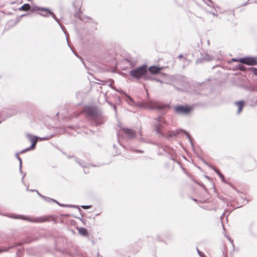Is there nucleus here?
<instances>
[{
	"instance_id": "8",
	"label": "nucleus",
	"mask_w": 257,
	"mask_h": 257,
	"mask_svg": "<svg viewBox=\"0 0 257 257\" xmlns=\"http://www.w3.org/2000/svg\"><path fill=\"white\" fill-rule=\"evenodd\" d=\"M181 133H184L186 135V136L187 137V138L189 139V141L190 142H191V137H190L189 134L187 132H186L185 131H184L182 129H178V130H177L176 131L170 132V133L168 134H166L165 133V136H162V137L169 139L170 138H172L175 136H176L178 135H180Z\"/></svg>"
},
{
	"instance_id": "23",
	"label": "nucleus",
	"mask_w": 257,
	"mask_h": 257,
	"mask_svg": "<svg viewBox=\"0 0 257 257\" xmlns=\"http://www.w3.org/2000/svg\"><path fill=\"white\" fill-rule=\"evenodd\" d=\"M10 111L9 116L16 115L17 113V110L15 108H12L9 110Z\"/></svg>"
},
{
	"instance_id": "30",
	"label": "nucleus",
	"mask_w": 257,
	"mask_h": 257,
	"mask_svg": "<svg viewBox=\"0 0 257 257\" xmlns=\"http://www.w3.org/2000/svg\"><path fill=\"white\" fill-rule=\"evenodd\" d=\"M90 205H82L81 207L84 209L89 208L90 207Z\"/></svg>"
},
{
	"instance_id": "4",
	"label": "nucleus",
	"mask_w": 257,
	"mask_h": 257,
	"mask_svg": "<svg viewBox=\"0 0 257 257\" xmlns=\"http://www.w3.org/2000/svg\"><path fill=\"white\" fill-rule=\"evenodd\" d=\"M140 106L150 109L164 110L169 107V105L164 104L159 102L150 101L142 103Z\"/></svg>"
},
{
	"instance_id": "19",
	"label": "nucleus",
	"mask_w": 257,
	"mask_h": 257,
	"mask_svg": "<svg viewBox=\"0 0 257 257\" xmlns=\"http://www.w3.org/2000/svg\"><path fill=\"white\" fill-rule=\"evenodd\" d=\"M19 153H16V156L17 158V159L19 160V169H20V171L21 173H22V159L19 156Z\"/></svg>"
},
{
	"instance_id": "20",
	"label": "nucleus",
	"mask_w": 257,
	"mask_h": 257,
	"mask_svg": "<svg viewBox=\"0 0 257 257\" xmlns=\"http://www.w3.org/2000/svg\"><path fill=\"white\" fill-rule=\"evenodd\" d=\"M74 160L75 161L77 162L79 165L80 166H81L82 167H83V168H86L87 166L86 165V163L83 161H80L79 160V159H78L76 157H74Z\"/></svg>"
},
{
	"instance_id": "28",
	"label": "nucleus",
	"mask_w": 257,
	"mask_h": 257,
	"mask_svg": "<svg viewBox=\"0 0 257 257\" xmlns=\"http://www.w3.org/2000/svg\"><path fill=\"white\" fill-rule=\"evenodd\" d=\"M30 150H31V149H29V148L28 147V148H26V149H24V150H23L22 151H21L19 153V154H20V153H21V154H23V153H24L26 152L27 151H30Z\"/></svg>"
},
{
	"instance_id": "41",
	"label": "nucleus",
	"mask_w": 257,
	"mask_h": 257,
	"mask_svg": "<svg viewBox=\"0 0 257 257\" xmlns=\"http://www.w3.org/2000/svg\"><path fill=\"white\" fill-rule=\"evenodd\" d=\"M182 57H183V56H182V55L180 54V55L178 56V58H182Z\"/></svg>"
},
{
	"instance_id": "34",
	"label": "nucleus",
	"mask_w": 257,
	"mask_h": 257,
	"mask_svg": "<svg viewBox=\"0 0 257 257\" xmlns=\"http://www.w3.org/2000/svg\"><path fill=\"white\" fill-rule=\"evenodd\" d=\"M161 123H162L164 125V124H167V122H166V121L164 118H162V121H161Z\"/></svg>"
},
{
	"instance_id": "26",
	"label": "nucleus",
	"mask_w": 257,
	"mask_h": 257,
	"mask_svg": "<svg viewBox=\"0 0 257 257\" xmlns=\"http://www.w3.org/2000/svg\"><path fill=\"white\" fill-rule=\"evenodd\" d=\"M204 1V2L205 4H206L208 6H209L210 8L214 7L213 6V3L211 0H206Z\"/></svg>"
},
{
	"instance_id": "48",
	"label": "nucleus",
	"mask_w": 257,
	"mask_h": 257,
	"mask_svg": "<svg viewBox=\"0 0 257 257\" xmlns=\"http://www.w3.org/2000/svg\"><path fill=\"white\" fill-rule=\"evenodd\" d=\"M257 59V58H256V59Z\"/></svg>"
},
{
	"instance_id": "37",
	"label": "nucleus",
	"mask_w": 257,
	"mask_h": 257,
	"mask_svg": "<svg viewBox=\"0 0 257 257\" xmlns=\"http://www.w3.org/2000/svg\"><path fill=\"white\" fill-rule=\"evenodd\" d=\"M84 173H85V174H87V173H89V171H88L86 169H84Z\"/></svg>"
},
{
	"instance_id": "5",
	"label": "nucleus",
	"mask_w": 257,
	"mask_h": 257,
	"mask_svg": "<svg viewBox=\"0 0 257 257\" xmlns=\"http://www.w3.org/2000/svg\"><path fill=\"white\" fill-rule=\"evenodd\" d=\"M9 217L15 219H21L34 223H42L49 220V217L47 216L31 217L30 216H24L12 214L9 216Z\"/></svg>"
},
{
	"instance_id": "6",
	"label": "nucleus",
	"mask_w": 257,
	"mask_h": 257,
	"mask_svg": "<svg viewBox=\"0 0 257 257\" xmlns=\"http://www.w3.org/2000/svg\"><path fill=\"white\" fill-rule=\"evenodd\" d=\"M174 108L177 114L183 115L189 114L192 110V107L188 105H177Z\"/></svg>"
},
{
	"instance_id": "15",
	"label": "nucleus",
	"mask_w": 257,
	"mask_h": 257,
	"mask_svg": "<svg viewBox=\"0 0 257 257\" xmlns=\"http://www.w3.org/2000/svg\"><path fill=\"white\" fill-rule=\"evenodd\" d=\"M235 104L238 107L237 113L239 114L242 110V109L243 105H244V102L243 100L236 101L235 102Z\"/></svg>"
},
{
	"instance_id": "1",
	"label": "nucleus",
	"mask_w": 257,
	"mask_h": 257,
	"mask_svg": "<svg viewBox=\"0 0 257 257\" xmlns=\"http://www.w3.org/2000/svg\"><path fill=\"white\" fill-rule=\"evenodd\" d=\"M84 110L92 125L97 126L106 121L105 117L95 107L88 106Z\"/></svg>"
},
{
	"instance_id": "10",
	"label": "nucleus",
	"mask_w": 257,
	"mask_h": 257,
	"mask_svg": "<svg viewBox=\"0 0 257 257\" xmlns=\"http://www.w3.org/2000/svg\"><path fill=\"white\" fill-rule=\"evenodd\" d=\"M239 62L241 63L248 65L254 66L257 65V61L254 57H245L239 59Z\"/></svg>"
},
{
	"instance_id": "7",
	"label": "nucleus",
	"mask_w": 257,
	"mask_h": 257,
	"mask_svg": "<svg viewBox=\"0 0 257 257\" xmlns=\"http://www.w3.org/2000/svg\"><path fill=\"white\" fill-rule=\"evenodd\" d=\"M37 9L39 11H41L43 12H47L48 14V15L41 14V16H43L45 17H49L50 15H51L52 16V17L58 23V24L59 25V26L61 28L62 30L65 33L64 30V27L60 24V23L59 22V19L56 17V16L54 13L52 12L48 8L38 7Z\"/></svg>"
},
{
	"instance_id": "42",
	"label": "nucleus",
	"mask_w": 257,
	"mask_h": 257,
	"mask_svg": "<svg viewBox=\"0 0 257 257\" xmlns=\"http://www.w3.org/2000/svg\"><path fill=\"white\" fill-rule=\"evenodd\" d=\"M67 157H68V158H72V157H73V156H67Z\"/></svg>"
},
{
	"instance_id": "44",
	"label": "nucleus",
	"mask_w": 257,
	"mask_h": 257,
	"mask_svg": "<svg viewBox=\"0 0 257 257\" xmlns=\"http://www.w3.org/2000/svg\"><path fill=\"white\" fill-rule=\"evenodd\" d=\"M120 153V152H116V154H119Z\"/></svg>"
},
{
	"instance_id": "14",
	"label": "nucleus",
	"mask_w": 257,
	"mask_h": 257,
	"mask_svg": "<svg viewBox=\"0 0 257 257\" xmlns=\"http://www.w3.org/2000/svg\"><path fill=\"white\" fill-rule=\"evenodd\" d=\"M30 140L31 142H32V145L29 148L31 150L34 149L35 148L36 144L38 142V137H37L36 136H30Z\"/></svg>"
},
{
	"instance_id": "35",
	"label": "nucleus",
	"mask_w": 257,
	"mask_h": 257,
	"mask_svg": "<svg viewBox=\"0 0 257 257\" xmlns=\"http://www.w3.org/2000/svg\"><path fill=\"white\" fill-rule=\"evenodd\" d=\"M127 98L129 99V100H130V101H131L132 102H134L133 100L132 99V98L131 97H130V96H127Z\"/></svg>"
},
{
	"instance_id": "40",
	"label": "nucleus",
	"mask_w": 257,
	"mask_h": 257,
	"mask_svg": "<svg viewBox=\"0 0 257 257\" xmlns=\"http://www.w3.org/2000/svg\"><path fill=\"white\" fill-rule=\"evenodd\" d=\"M40 140H46V138H41Z\"/></svg>"
},
{
	"instance_id": "38",
	"label": "nucleus",
	"mask_w": 257,
	"mask_h": 257,
	"mask_svg": "<svg viewBox=\"0 0 257 257\" xmlns=\"http://www.w3.org/2000/svg\"><path fill=\"white\" fill-rule=\"evenodd\" d=\"M211 14L214 16H217V15L215 14L214 13H211Z\"/></svg>"
},
{
	"instance_id": "29",
	"label": "nucleus",
	"mask_w": 257,
	"mask_h": 257,
	"mask_svg": "<svg viewBox=\"0 0 257 257\" xmlns=\"http://www.w3.org/2000/svg\"><path fill=\"white\" fill-rule=\"evenodd\" d=\"M197 251L198 254L201 257H203V255H204V254L202 252H201L197 248Z\"/></svg>"
},
{
	"instance_id": "21",
	"label": "nucleus",
	"mask_w": 257,
	"mask_h": 257,
	"mask_svg": "<svg viewBox=\"0 0 257 257\" xmlns=\"http://www.w3.org/2000/svg\"><path fill=\"white\" fill-rule=\"evenodd\" d=\"M213 59V57L209 55L207 53H205V56L203 58V59L205 61H211Z\"/></svg>"
},
{
	"instance_id": "27",
	"label": "nucleus",
	"mask_w": 257,
	"mask_h": 257,
	"mask_svg": "<svg viewBox=\"0 0 257 257\" xmlns=\"http://www.w3.org/2000/svg\"><path fill=\"white\" fill-rule=\"evenodd\" d=\"M162 117L161 116H159L157 117L155 119L156 120V122H160L161 123V121H162Z\"/></svg>"
},
{
	"instance_id": "12",
	"label": "nucleus",
	"mask_w": 257,
	"mask_h": 257,
	"mask_svg": "<svg viewBox=\"0 0 257 257\" xmlns=\"http://www.w3.org/2000/svg\"><path fill=\"white\" fill-rule=\"evenodd\" d=\"M43 199L44 200H45L46 202H49V203L55 202V203H57L59 205H60L61 206H63V207L67 206V207H73V208H77V207H78L77 206H76V205H68L60 204V203H58L57 201H56L55 200H54V199H53L52 198L46 197V196L43 197Z\"/></svg>"
},
{
	"instance_id": "31",
	"label": "nucleus",
	"mask_w": 257,
	"mask_h": 257,
	"mask_svg": "<svg viewBox=\"0 0 257 257\" xmlns=\"http://www.w3.org/2000/svg\"><path fill=\"white\" fill-rule=\"evenodd\" d=\"M108 103L110 105H112L113 106L114 109V111H116V106L112 104L111 103V102H109V101H108Z\"/></svg>"
},
{
	"instance_id": "46",
	"label": "nucleus",
	"mask_w": 257,
	"mask_h": 257,
	"mask_svg": "<svg viewBox=\"0 0 257 257\" xmlns=\"http://www.w3.org/2000/svg\"><path fill=\"white\" fill-rule=\"evenodd\" d=\"M229 240L232 242V241L231 240V238L230 237H228Z\"/></svg>"
},
{
	"instance_id": "32",
	"label": "nucleus",
	"mask_w": 257,
	"mask_h": 257,
	"mask_svg": "<svg viewBox=\"0 0 257 257\" xmlns=\"http://www.w3.org/2000/svg\"><path fill=\"white\" fill-rule=\"evenodd\" d=\"M134 151L135 152H136V153H144L143 151L140 150H134Z\"/></svg>"
},
{
	"instance_id": "17",
	"label": "nucleus",
	"mask_w": 257,
	"mask_h": 257,
	"mask_svg": "<svg viewBox=\"0 0 257 257\" xmlns=\"http://www.w3.org/2000/svg\"><path fill=\"white\" fill-rule=\"evenodd\" d=\"M77 229L78 230V232L80 234H81L84 236H86L87 235L88 231L86 228H83V227H80V228H79Z\"/></svg>"
},
{
	"instance_id": "36",
	"label": "nucleus",
	"mask_w": 257,
	"mask_h": 257,
	"mask_svg": "<svg viewBox=\"0 0 257 257\" xmlns=\"http://www.w3.org/2000/svg\"><path fill=\"white\" fill-rule=\"evenodd\" d=\"M232 61H235V62H237V61H238L239 62V60L237 59H235V58H233L232 59Z\"/></svg>"
},
{
	"instance_id": "3",
	"label": "nucleus",
	"mask_w": 257,
	"mask_h": 257,
	"mask_svg": "<svg viewBox=\"0 0 257 257\" xmlns=\"http://www.w3.org/2000/svg\"><path fill=\"white\" fill-rule=\"evenodd\" d=\"M147 66L145 64L131 70L129 74L133 78L137 80L142 78L146 79H147Z\"/></svg>"
},
{
	"instance_id": "16",
	"label": "nucleus",
	"mask_w": 257,
	"mask_h": 257,
	"mask_svg": "<svg viewBox=\"0 0 257 257\" xmlns=\"http://www.w3.org/2000/svg\"><path fill=\"white\" fill-rule=\"evenodd\" d=\"M161 70V68L156 66H152L149 68V71L152 74L158 73Z\"/></svg>"
},
{
	"instance_id": "43",
	"label": "nucleus",
	"mask_w": 257,
	"mask_h": 257,
	"mask_svg": "<svg viewBox=\"0 0 257 257\" xmlns=\"http://www.w3.org/2000/svg\"><path fill=\"white\" fill-rule=\"evenodd\" d=\"M45 13H44L43 14L44 15H48L47 13V12H45ZM42 14H41L40 15H41Z\"/></svg>"
},
{
	"instance_id": "24",
	"label": "nucleus",
	"mask_w": 257,
	"mask_h": 257,
	"mask_svg": "<svg viewBox=\"0 0 257 257\" xmlns=\"http://www.w3.org/2000/svg\"><path fill=\"white\" fill-rule=\"evenodd\" d=\"M236 68L240 70V71H245L247 70V69L246 68V67L243 66L242 64H238L237 66H236Z\"/></svg>"
},
{
	"instance_id": "45",
	"label": "nucleus",
	"mask_w": 257,
	"mask_h": 257,
	"mask_svg": "<svg viewBox=\"0 0 257 257\" xmlns=\"http://www.w3.org/2000/svg\"><path fill=\"white\" fill-rule=\"evenodd\" d=\"M88 165H89V166H93V167H95V165H91V164H89Z\"/></svg>"
},
{
	"instance_id": "47",
	"label": "nucleus",
	"mask_w": 257,
	"mask_h": 257,
	"mask_svg": "<svg viewBox=\"0 0 257 257\" xmlns=\"http://www.w3.org/2000/svg\"><path fill=\"white\" fill-rule=\"evenodd\" d=\"M246 5V4H244L243 5V6H245Z\"/></svg>"
},
{
	"instance_id": "2",
	"label": "nucleus",
	"mask_w": 257,
	"mask_h": 257,
	"mask_svg": "<svg viewBox=\"0 0 257 257\" xmlns=\"http://www.w3.org/2000/svg\"><path fill=\"white\" fill-rule=\"evenodd\" d=\"M170 82H167L173 85L177 90H184V87L187 84L186 78L180 75H171L169 77Z\"/></svg>"
},
{
	"instance_id": "33",
	"label": "nucleus",
	"mask_w": 257,
	"mask_h": 257,
	"mask_svg": "<svg viewBox=\"0 0 257 257\" xmlns=\"http://www.w3.org/2000/svg\"><path fill=\"white\" fill-rule=\"evenodd\" d=\"M35 191L37 192V194H38V195H39L40 197H41L42 198H43V197H45V196H44V195H43L41 194H40V193H39L37 190H35Z\"/></svg>"
},
{
	"instance_id": "13",
	"label": "nucleus",
	"mask_w": 257,
	"mask_h": 257,
	"mask_svg": "<svg viewBox=\"0 0 257 257\" xmlns=\"http://www.w3.org/2000/svg\"><path fill=\"white\" fill-rule=\"evenodd\" d=\"M204 163L207 166H208L209 168H210L212 170H213L216 173V174L220 177V178L222 179V181H224V176L223 174H221V173L220 172V171L218 169H216L215 167L211 166V165H209L208 163H207L206 162H205Z\"/></svg>"
},
{
	"instance_id": "39",
	"label": "nucleus",
	"mask_w": 257,
	"mask_h": 257,
	"mask_svg": "<svg viewBox=\"0 0 257 257\" xmlns=\"http://www.w3.org/2000/svg\"><path fill=\"white\" fill-rule=\"evenodd\" d=\"M25 176H26V173H25V174L23 175V177H22V181L24 180V177H25Z\"/></svg>"
},
{
	"instance_id": "11",
	"label": "nucleus",
	"mask_w": 257,
	"mask_h": 257,
	"mask_svg": "<svg viewBox=\"0 0 257 257\" xmlns=\"http://www.w3.org/2000/svg\"><path fill=\"white\" fill-rule=\"evenodd\" d=\"M122 131L124 135L130 139H134L136 137V132L133 129L123 127Z\"/></svg>"
},
{
	"instance_id": "18",
	"label": "nucleus",
	"mask_w": 257,
	"mask_h": 257,
	"mask_svg": "<svg viewBox=\"0 0 257 257\" xmlns=\"http://www.w3.org/2000/svg\"><path fill=\"white\" fill-rule=\"evenodd\" d=\"M17 245H11L7 247H3L0 248V253H2L3 252H6L9 251L10 249L13 248L15 246H16Z\"/></svg>"
},
{
	"instance_id": "22",
	"label": "nucleus",
	"mask_w": 257,
	"mask_h": 257,
	"mask_svg": "<svg viewBox=\"0 0 257 257\" xmlns=\"http://www.w3.org/2000/svg\"><path fill=\"white\" fill-rule=\"evenodd\" d=\"M30 8H31V7L29 4H25L22 6V7L21 8V9L23 11H26L29 10L30 9Z\"/></svg>"
},
{
	"instance_id": "25",
	"label": "nucleus",
	"mask_w": 257,
	"mask_h": 257,
	"mask_svg": "<svg viewBox=\"0 0 257 257\" xmlns=\"http://www.w3.org/2000/svg\"><path fill=\"white\" fill-rule=\"evenodd\" d=\"M250 70L254 75L257 76V68L254 67H250L248 69Z\"/></svg>"
},
{
	"instance_id": "9",
	"label": "nucleus",
	"mask_w": 257,
	"mask_h": 257,
	"mask_svg": "<svg viewBox=\"0 0 257 257\" xmlns=\"http://www.w3.org/2000/svg\"><path fill=\"white\" fill-rule=\"evenodd\" d=\"M164 125L160 122H156L154 124V130L159 137L165 136V133L164 132Z\"/></svg>"
}]
</instances>
